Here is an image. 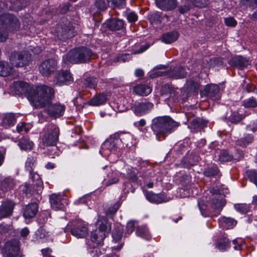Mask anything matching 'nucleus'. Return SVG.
<instances>
[{
    "label": "nucleus",
    "mask_w": 257,
    "mask_h": 257,
    "mask_svg": "<svg viewBox=\"0 0 257 257\" xmlns=\"http://www.w3.org/2000/svg\"><path fill=\"white\" fill-rule=\"evenodd\" d=\"M178 36L179 33L176 31L168 32L163 35L162 41L166 44H170L176 41Z\"/></svg>",
    "instance_id": "32"
},
{
    "label": "nucleus",
    "mask_w": 257,
    "mask_h": 257,
    "mask_svg": "<svg viewBox=\"0 0 257 257\" xmlns=\"http://www.w3.org/2000/svg\"><path fill=\"white\" fill-rule=\"evenodd\" d=\"M234 208L237 212L242 214L247 213L250 210L249 205L246 203L235 204Z\"/></svg>",
    "instance_id": "43"
},
{
    "label": "nucleus",
    "mask_w": 257,
    "mask_h": 257,
    "mask_svg": "<svg viewBox=\"0 0 257 257\" xmlns=\"http://www.w3.org/2000/svg\"><path fill=\"white\" fill-rule=\"evenodd\" d=\"M47 108V112L49 115L54 118H58L62 116L65 110V106L64 104L60 103L50 104Z\"/></svg>",
    "instance_id": "16"
},
{
    "label": "nucleus",
    "mask_w": 257,
    "mask_h": 257,
    "mask_svg": "<svg viewBox=\"0 0 257 257\" xmlns=\"http://www.w3.org/2000/svg\"><path fill=\"white\" fill-rule=\"evenodd\" d=\"M136 234L137 236H141L142 237H145L147 239L149 238L147 237L149 230L148 228L146 226H139L137 228Z\"/></svg>",
    "instance_id": "47"
},
{
    "label": "nucleus",
    "mask_w": 257,
    "mask_h": 257,
    "mask_svg": "<svg viewBox=\"0 0 257 257\" xmlns=\"http://www.w3.org/2000/svg\"><path fill=\"white\" fill-rule=\"evenodd\" d=\"M179 126V123L169 116H158L152 120L151 128L158 134L165 135Z\"/></svg>",
    "instance_id": "3"
},
{
    "label": "nucleus",
    "mask_w": 257,
    "mask_h": 257,
    "mask_svg": "<svg viewBox=\"0 0 257 257\" xmlns=\"http://www.w3.org/2000/svg\"><path fill=\"white\" fill-rule=\"evenodd\" d=\"M97 84V80L93 77H87L83 81V85L86 88H94Z\"/></svg>",
    "instance_id": "44"
},
{
    "label": "nucleus",
    "mask_w": 257,
    "mask_h": 257,
    "mask_svg": "<svg viewBox=\"0 0 257 257\" xmlns=\"http://www.w3.org/2000/svg\"><path fill=\"white\" fill-rule=\"evenodd\" d=\"M2 23L9 31H17L20 27V22L16 17L10 14L2 15L0 18Z\"/></svg>",
    "instance_id": "10"
},
{
    "label": "nucleus",
    "mask_w": 257,
    "mask_h": 257,
    "mask_svg": "<svg viewBox=\"0 0 257 257\" xmlns=\"http://www.w3.org/2000/svg\"><path fill=\"white\" fill-rule=\"evenodd\" d=\"M146 124V121L145 119H141L139 121L135 122L134 125L137 127L139 130L142 131V127H144Z\"/></svg>",
    "instance_id": "63"
},
{
    "label": "nucleus",
    "mask_w": 257,
    "mask_h": 257,
    "mask_svg": "<svg viewBox=\"0 0 257 257\" xmlns=\"http://www.w3.org/2000/svg\"><path fill=\"white\" fill-rule=\"evenodd\" d=\"M96 55L90 49L82 47L70 50L63 57L64 63L80 64L89 62L91 59H95Z\"/></svg>",
    "instance_id": "2"
},
{
    "label": "nucleus",
    "mask_w": 257,
    "mask_h": 257,
    "mask_svg": "<svg viewBox=\"0 0 257 257\" xmlns=\"http://www.w3.org/2000/svg\"><path fill=\"white\" fill-rule=\"evenodd\" d=\"M107 97L104 94H99L94 96L88 102L91 106H99L105 103Z\"/></svg>",
    "instance_id": "31"
},
{
    "label": "nucleus",
    "mask_w": 257,
    "mask_h": 257,
    "mask_svg": "<svg viewBox=\"0 0 257 257\" xmlns=\"http://www.w3.org/2000/svg\"><path fill=\"white\" fill-rule=\"evenodd\" d=\"M157 6L164 11L174 10L178 5L177 0H155Z\"/></svg>",
    "instance_id": "21"
},
{
    "label": "nucleus",
    "mask_w": 257,
    "mask_h": 257,
    "mask_svg": "<svg viewBox=\"0 0 257 257\" xmlns=\"http://www.w3.org/2000/svg\"><path fill=\"white\" fill-rule=\"evenodd\" d=\"M246 177L257 186V173L254 170H248L246 172Z\"/></svg>",
    "instance_id": "50"
},
{
    "label": "nucleus",
    "mask_w": 257,
    "mask_h": 257,
    "mask_svg": "<svg viewBox=\"0 0 257 257\" xmlns=\"http://www.w3.org/2000/svg\"><path fill=\"white\" fill-rule=\"evenodd\" d=\"M187 89L190 91H195L199 88V84L193 80H188L186 82Z\"/></svg>",
    "instance_id": "51"
},
{
    "label": "nucleus",
    "mask_w": 257,
    "mask_h": 257,
    "mask_svg": "<svg viewBox=\"0 0 257 257\" xmlns=\"http://www.w3.org/2000/svg\"><path fill=\"white\" fill-rule=\"evenodd\" d=\"M31 88L27 83L17 81L13 83L10 89L11 92L14 95H24L27 97L28 93H29Z\"/></svg>",
    "instance_id": "11"
},
{
    "label": "nucleus",
    "mask_w": 257,
    "mask_h": 257,
    "mask_svg": "<svg viewBox=\"0 0 257 257\" xmlns=\"http://www.w3.org/2000/svg\"><path fill=\"white\" fill-rule=\"evenodd\" d=\"M233 158L232 156L228 151L223 150L221 151L219 156V160L221 162L230 161Z\"/></svg>",
    "instance_id": "45"
},
{
    "label": "nucleus",
    "mask_w": 257,
    "mask_h": 257,
    "mask_svg": "<svg viewBox=\"0 0 257 257\" xmlns=\"http://www.w3.org/2000/svg\"><path fill=\"white\" fill-rule=\"evenodd\" d=\"M151 20L161 23L162 21V17L159 12H155L151 15Z\"/></svg>",
    "instance_id": "62"
},
{
    "label": "nucleus",
    "mask_w": 257,
    "mask_h": 257,
    "mask_svg": "<svg viewBox=\"0 0 257 257\" xmlns=\"http://www.w3.org/2000/svg\"><path fill=\"white\" fill-rule=\"evenodd\" d=\"M229 64L239 69L246 67L248 65V61L245 58L241 56H236L229 60Z\"/></svg>",
    "instance_id": "25"
},
{
    "label": "nucleus",
    "mask_w": 257,
    "mask_h": 257,
    "mask_svg": "<svg viewBox=\"0 0 257 257\" xmlns=\"http://www.w3.org/2000/svg\"><path fill=\"white\" fill-rule=\"evenodd\" d=\"M51 217L50 213L48 211H43L40 213L38 218V222L40 223L44 224L45 223L48 218Z\"/></svg>",
    "instance_id": "49"
},
{
    "label": "nucleus",
    "mask_w": 257,
    "mask_h": 257,
    "mask_svg": "<svg viewBox=\"0 0 257 257\" xmlns=\"http://www.w3.org/2000/svg\"><path fill=\"white\" fill-rule=\"evenodd\" d=\"M147 199L150 202L160 204L168 201V199L165 193L155 194L152 191H144Z\"/></svg>",
    "instance_id": "17"
},
{
    "label": "nucleus",
    "mask_w": 257,
    "mask_h": 257,
    "mask_svg": "<svg viewBox=\"0 0 257 257\" xmlns=\"http://www.w3.org/2000/svg\"><path fill=\"white\" fill-rule=\"evenodd\" d=\"M15 184V181L13 178L7 177L1 182V187L2 190L7 191L13 189Z\"/></svg>",
    "instance_id": "34"
},
{
    "label": "nucleus",
    "mask_w": 257,
    "mask_h": 257,
    "mask_svg": "<svg viewBox=\"0 0 257 257\" xmlns=\"http://www.w3.org/2000/svg\"><path fill=\"white\" fill-rule=\"evenodd\" d=\"M109 0H96L95 6L100 11H105L108 7H110Z\"/></svg>",
    "instance_id": "42"
},
{
    "label": "nucleus",
    "mask_w": 257,
    "mask_h": 257,
    "mask_svg": "<svg viewBox=\"0 0 257 257\" xmlns=\"http://www.w3.org/2000/svg\"><path fill=\"white\" fill-rule=\"evenodd\" d=\"M119 173L117 171H110L107 175L106 186H110L118 182L119 180Z\"/></svg>",
    "instance_id": "35"
},
{
    "label": "nucleus",
    "mask_w": 257,
    "mask_h": 257,
    "mask_svg": "<svg viewBox=\"0 0 257 257\" xmlns=\"http://www.w3.org/2000/svg\"><path fill=\"white\" fill-rule=\"evenodd\" d=\"M74 28L69 22L59 24L54 29V34L61 40H65L74 36Z\"/></svg>",
    "instance_id": "6"
},
{
    "label": "nucleus",
    "mask_w": 257,
    "mask_h": 257,
    "mask_svg": "<svg viewBox=\"0 0 257 257\" xmlns=\"http://www.w3.org/2000/svg\"><path fill=\"white\" fill-rule=\"evenodd\" d=\"M241 1L244 6L252 10L257 7V0H241Z\"/></svg>",
    "instance_id": "55"
},
{
    "label": "nucleus",
    "mask_w": 257,
    "mask_h": 257,
    "mask_svg": "<svg viewBox=\"0 0 257 257\" xmlns=\"http://www.w3.org/2000/svg\"><path fill=\"white\" fill-rule=\"evenodd\" d=\"M245 115L243 114H239L238 112H233L230 116V120L231 122L236 123L242 120Z\"/></svg>",
    "instance_id": "48"
},
{
    "label": "nucleus",
    "mask_w": 257,
    "mask_h": 257,
    "mask_svg": "<svg viewBox=\"0 0 257 257\" xmlns=\"http://www.w3.org/2000/svg\"><path fill=\"white\" fill-rule=\"evenodd\" d=\"M73 79L68 71L59 72L54 78V83L57 85H69L73 82Z\"/></svg>",
    "instance_id": "13"
},
{
    "label": "nucleus",
    "mask_w": 257,
    "mask_h": 257,
    "mask_svg": "<svg viewBox=\"0 0 257 257\" xmlns=\"http://www.w3.org/2000/svg\"><path fill=\"white\" fill-rule=\"evenodd\" d=\"M19 242H6L3 249L4 257H17L19 255Z\"/></svg>",
    "instance_id": "12"
},
{
    "label": "nucleus",
    "mask_w": 257,
    "mask_h": 257,
    "mask_svg": "<svg viewBox=\"0 0 257 257\" xmlns=\"http://www.w3.org/2000/svg\"><path fill=\"white\" fill-rule=\"evenodd\" d=\"M71 234L78 238L85 237L88 233L87 228L83 225H78L74 227L71 230Z\"/></svg>",
    "instance_id": "29"
},
{
    "label": "nucleus",
    "mask_w": 257,
    "mask_h": 257,
    "mask_svg": "<svg viewBox=\"0 0 257 257\" xmlns=\"http://www.w3.org/2000/svg\"><path fill=\"white\" fill-rule=\"evenodd\" d=\"M122 235V231L121 229H115V230L112 231V236L113 238L115 240V241L121 239Z\"/></svg>",
    "instance_id": "58"
},
{
    "label": "nucleus",
    "mask_w": 257,
    "mask_h": 257,
    "mask_svg": "<svg viewBox=\"0 0 257 257\" xmlns=\"http://www.w3.org/2000/svg\"><path fill=\"white\" fill-rule=\"evenodd\" d=\"M16 122L15 115L13 113H6L2 117L1 124L6 128L13 126Z\"/></svg>",
    "instance_id": "28"
},
{
    "label": "nucleus",
    "mask_w": 257,
    "mask_h": 257,
    "mask_svg": "<svg viewBox=\"0 0 257 257\" xmlns=\"http://www.w3.org/2000/svg\"><path fill=\"white\" fill-rule=\"evenodd\" d=\"M52 148L51 150H49L48 152V156L51 158H55L56 156L59 155L58 149L56 146Z\"/></svg>",
    "instance_id": "61"
},
{
    "label": "nucleus",
    "mask_w": 257,
    "mask_h": 257,
    "mask_svg": "<svg viewBox=\"0 0 257 257\" xmlns=\"http://www.w3.org/2000/svg\"><path fill=\"white\" fill-rule=\"evenodd\" d=\"M59 135L60 130L56 125L53 123L46 125L40 133L42 145L46 147L56 146Z\"/></svg>",
    "instance_id": "5"
},
{
    "label": "nucleus",
    "mask_w": 257,
    "mask_h": 257,
    "mask_svg": "<svg viewBox=\"0 0 257 257\" xmlns=\"http://www.w3.org/2000/svg\"><path fill=\"white\" fill-rule=\"evenodd\" d=\"M16 203L9 199L2 202L0 206V218L9 217L12 215Z\"/></svg>",
    "instance_id": "14"
},
{
    "label": "nucleus",
    "mask_w": 257,
    "mask_h": 257,
    "mask_svg": "<svg viewBox=\"0 0 257 257\" xmlns=\"http://www.w3.org/2000/svg\"><path fill=\"white\" fill-rule=\"evenodd\" d=\"M226 204L225 200L221 196L218 198H212V207L219 212L222 209Z\"/></svg>",
    "instance_id": "37"
},
{
    "label": "nucleus",
    "mask_w": 257,
    "mask_h": 257,
    "mask_svg": "<svg viewBox=\"0 0 257 257\" xmlns=\"http://www.w3.org/2000/svg\"><path fill=\"white\" fill-rule=\"evenodd\" d=\"M133 89L136 94L141 96H147L152 91V88L146 84L137 85Z\"/></svg>",
    "instance_id": "30"
},
{
    "label": "nucleus",
    "mask_w": 257,
    "mask_h": 257,
    "mask_svg": "<svg viewBox=\"0 0 257 257\" xmlns=\"http://www.w3.org/2000/svg\"><path fill=\"white\" fill-rule=\"evenodd\" d=\"M110 7L112 9H123L125 6L126 0H109Z\"/></svg>",
    "instance_id": "46"
},
{
    "label": "nucleus",
    "mask_w": 257,
    "mask_h": 257,
    "mask_svg": "<svg viewBox=\"0 0 257 257\" xmlns=\"http://www.w3.org/2000/svg\"><path fill=\"white\" fill-rule=\"evenodd\" d=\"M106 27L111 31L121 30L124 28V22L121 19L113 18L105 22Z\"/></svg>",
    "instance_id": "20"
},
{
    "label": "nucleus",
    "mask_w": 257,
    "mask_h": 257,
    "mask_svg": "<svg viewBox=\"0 0 257 257\" xmlns=\"http://www.w3.org/2000/svg\"><path fill=\"white\" fill-rule=\"evenodd\" d=\"M57 68V62L53 59H48L39 65V71L43 76L48 77L53 74Z\"/></svg>",
    "instance_id": "9"
},
{
    "label": "nucleus",
    "mask_w": 257,
    "mask_h": 257,
    "mask_svg": "<svg viewBox=\"0 0 257 257\" xmlns=\"http://www.w3.org/2000/svg\"><path fill=\"white\" fill-rule=\"evenodd\" d=\"M54 94L53 88L45 85L31 87L27 98L35 108H43L51 103Z\"/></svg>",
    "instance_id": "1"
},
{
    "label": "nucleus",
    "mask_w": 257,
    "mask_h": 257,
    "mask_svg": "<svg viewBox=\"0 0 257 257\" xmlns=\"http://www.w3.org/2000/svg\"><path fill=\"white\" fill-rule=\"evenodd\" d=\"M168 71H157L156 72L152 73L150 74V77L152 78H156L162 76H168Z\"/></svg>",
    "instance_id": "64"
},
{
    "label": "nucleus",
    "mask_w": 257,
    "mask_h": 257,
    "mask_svg": "<svg viewBox=\"0 0 257 257\" xmlns=\"http://www.w3.org/2000/svg\"><path fill=\"white\" fill-rule=\"evenodd\" d=\"M220 88L216 84H210L205 86L203 91V94L213 100L219 99L220 97L219 93Z\"/></svg>",
    "instance_id": "19"
},
{
    "label": "nucleus",
    "mask_w": 257,
    "mask_h": 257,
    "mask_svg": "<svg viewBox=\"0 0 257 257\" xmlns=\"http://www.w3.org/2000/svg\"><path fill=\"white\" fill-rule=\"evenodd\" d=\"M119 207V203L117 202L113 206H111L108 208L105 211L106 215L107 216H111L115 213Z\"/></svg>",
    "instance_id": "56"
},
{
    "label": "nucleus",
    "mask_w": 257,
    "mask_h": 257,
    "mask_svg": "<svg viewBox=\"0 0 257 257\" xmlns=\"http://www.w3.org/2000/svg\"><path fill=\"white\" fill-rule=\"evenodd\" d=\"M224 23L226 26L229 27H235L237 24L236 21L232 17L225 18Z\"/></svg>",
    "instance_id": "60"
},
{
    "label": "nucleus",
    "mask_w": 257,
    "mask_h": 257,
    "mask_svg": "<svg viewBox=\"0 0 257 257\" xmlns=\"http://www.w3.org/2000/svg\"><path fill=\"white\" fill-rule=\"evenodd\" d=\"M95 225L96 228L91 232V239L92 241H103L111 231V223L106 217L98 215Z\"/></svg>",
    "instance_id": "4"
},
{
    "label": "nucleus",
    "mask_w": 257,
    "mask_h": 257,
    "mask_svg": "<svg viewBox=\"0 0 257 257\" xmlns=\"http://www.w3.org/2000/svg\"><path fill=\"white\" fill-rule=\"evenodd\" d=\"M137 222L136 221H130L127 222L126 225V232L131 234L134 230Z\"/></svg>",
    "instance_id": "59"
},
{
    "label": "nucleus",
    "mask_w": 257,
    "mask_h": 257,
    "mask_svg": "<svg viewBox=\"0 0 257 257\" xmlns=\"http://www.w3.org/2000/svg\"><path fill=\"white\" fill-rule=\"evenodd\" d=\"M245 242H230L229 247H232L235 250H240L245 247Z\"/></svg>",
    "instance_id": "54"
},
{
    "label": "nucleus",
    "mask_w": 257,
    "mask_h": 257,
    "mask_svg": "<svg viewBox=\"0 0 257 257\" xmlns=\"http://www.w3.org/2000/svg\"><path fill=\"white\" fill-rule=\"evenodd\" d=\"M253 140V137L251 135L247 134L244 137L238 139L236 141V144L241 147H246Z\"/></svg>",
    "instance_id": "36"
},
{
    "label": "nucleus",
    "mask_w": 257,
    "mask_h": 257,
    "mask_svg": "<svg viewBox=\"0 0 257 257\" xmlns=\"http://www.w3.org/2000/svg\"><path fill=\"white\" fill-rule=\"evenodd\" d=\"M242 105L245 108H255L257 107V99L253 96L244 99L242 102Z\"/></svg>",
    "instance_id": "40"
},
{
    "label": "nucleus",
    "mask_w": 257,
    "mask_h": 257,
    "mask_svg": "<svg viewBox=\"0 0 257 257\" xmlns=\"http://www.w3.org/2000/svg\"><path fill=\"white\" fill-rule=\"evenodd\" d=\"M12 68L8 66V63L0 61V75L3 77L9 75L12 72Z\"/></svg>",
    "instance_id": "41"
},
{
    "label": "nucleus",
    "mask_w": 257,
    "mask_h": 257,
    "mask_svg": "<svg viewBox=\"0 0 257 257\" xmlns=\"http://www.w3.org/2000/svg\"><path fill=\"white\" fill-rule=\"evenodd\" d=\"M203 174L205 176L208 177H220L221 175L218 168L216 165H213L205 168L203 171Z\"/></svg>",
    "instance_id": "33"
},
{
    "label": "nucleus",
    "mask_w": 257,
    "mask_h": 257,
    "mask_svg": "<svg viewBox=\"0 0 257 257\" xmlns=\"http://www.w3.org/2000/svg\"><path fill=\"white\" fill-rule=\"evenodd\" d=\"M10 60L12 64L16 67H23L28 65L31 61V54L27 51L13 52L10 57Z\"/></svg>",
    "instance_id": "8"
},
{
    "label": "nucleus",
    "mask_w": 257,
    "mask_h": 257,
    "mask_svg": "<svg viewBox=\"0 0 257 257\" xmlns=\"http://www.w3.org/2000/svg\"><path fill=\"white\" fill-rule=\"evenodd\" d=\"M50 202L52 208L55 210H62L64 207L61 202V196L59 195L53 194L50 195Z\"/></svg>",
    "instance_id": "26"
},
{
    "label": "nucleus",
    "mask_w": 257,
    "mask_h": 257,
    "mask_svg": "<svg viewBox=\"0 0 257 257\" xmlns=\"http://www.w3.org/2000/svg\"><path fill=\"white\" fill-rule=\"evenodd\" d=\"M187 72L183 67H178L174 69H170L168 71V77L172 79H182L187 77Z\"/></svg>",
    "instance_id": "22"
},
{
    "label": "nucleus",
    "mask_w": 257,
    "mask_h": 257,
    "mask_svg": "<svg viewBox=\"0 0 257 257\" xmlns=\"http://www.w3.org/2000/svg\"><path fill=\"white\" fill-rule=\"evenodd\" d=\"M47 232L43 228L39 229L36 232L37 239H47Z\"/></svg>",
    "instance_id": "57"
},
{
    "label": "nucleus",
    "mask_w": 257,
    "mask_h": 257,
    "mask_svg": "<svg viewBox=\"0 0 257 257\" xmlns=\"http://www.w3.org/2000/svg\"><path fill=\"white\" fill-rule=\"evenodd\" d=\"M154 104L147 101L136 102L134 106L135 114L141 116L148 113L153 108Z\"/></svg>",
    "instance_id": "15"
},
{
    "label": "nucleus",
    "mask_w": 257,
    "mask_h": 257,
    "mask_svg": "<svg viewBox=\"0 0 257 257\" xmlns=\"http://www.w3.org/2000/svg\"><path fill=\"white\" fill-rule=\"evenodd\" d=\"M103 242H87L88 251L93 257H98L101 253L99 247L102 245Z\"/></svg>",
    "instance_id": "27"
},
{
    "label": "nucleus",
    "mask_w": 257,
    "mask_h": 257,
    "mask_svg": "<svg viewBox=\"0 0 257 257\" xmlns=\"http://www.w3.org/2000/svg\"><path fill=\"white\" fill-rule=\"evenodd\" d=\"M124 15L126 16L127 21L130 23H133L138 20L137 15L134 12H129L126 11L124 12Z\"/></svg>",
    "instance_id": "52"
},
{
    "label": "nucleus",
    "mask_w": 257,
    "mask_h": 257,
    "mask_svg": "<svg viewBox=\"0 0 257 257\" xmlns=\"http://www.w3.org/2000/svg\"><path fill=\"white\" fill-rule=\"evenodd\" d=\"M125 145L126 146L128 145L126 139L123 136H120L118 133H115L107 139L102 145L101 149L109 151H114L118 147L121 143Z\"/></svg>",
    "instance_id": "7"
},
{
    "label": "nucleus",
    "mask_w": 257,
    "mask_h": 257,
    "mask_svg": "<svg viewBox=\"0 0 257 257\" xmlns=\"http://www.w3.org/2000/svg\"><path fill=\"white\" fill-rule=\"evenodd\" d=\"M230 242H216L215 247L219 251H224L229 248Z\"/></svg>",
    "instance_id": "53"
},
{
    "label": "nucleus",
    "mask_w": 257,
    "mask_h": 257,
    "mask_svg": "<svg viewBox=\"0 0 257 257\" xmlns=\"http://www.w3.org/2000/svg\"><path fill=\"white\" fill-rule=\"evenodd\" d=\"M218 222L219 225L225 229H232L237 224V221L234 218L225 216L220 217L218 219Z\"/></svg>",
    "instance_id": "23"
},
{
    "label": "nucleus",
    "mask_w": 257,
    "mask_h": 257,
    "mask_svg": "<svg viewBox=\"0 0 257 257\" xmlns=\"http://www.w3.org/2000/svg\"><path fill=\"white\" fill-rule=\"evenodd\" d=\"M38 211V205L36 203H32L27 205L24 209L23 216L26 219L33 218Z\"/></svg>",
    "instance_id": "24"
},
{
    "label": "nucleus",
    "mask_w": 257,
    "mask_h": 257,
    "mask_svg": "<svg viewBox=\"0 0 257 257\" xmlns=\"http://www.w3.org/2000/svg\"><path fill=\"white\" fill-rule=\"evenodd\" d=\"M36 164V154L29 155L25 163V168L30 173V177L32 181H34L36 178H39L38 174L34 173V168Z\"/></svg>",
    "instance_id": "18"
},
{
    "label": "nucleus",
    "mask_w": 257,
    "mask_h": 257,
    "mask_svg": "<svg viewBox=\"0 0 257 257\" xmlns=\"http://www.w3.org/2000/svg\"><path fill=\"white\" fill-rule=\"evenodd\" d=\"M207 122L206 120H203L199 117L194 118L190 121L191 126L193 127L194 129L203 128L206 126Z\"/></svg>",
    "instance_id": "38"
},
{
    "label": "nucleus",
    "mask_w": 257,
    "mask_h": 257,
    "mask_svg": "<svg viewBox=\"0 0 257 257\" xmlns=\"http://www.w3.org/2000/svg\"><path fill=\"white\" fill-rule=\"evenodd\" d=\"M18 145L22 150L27 151L31 150L34 144L27 138H23L19 142Z\"/></svg>",
    "instance_id": "39"
}]
</instances>
